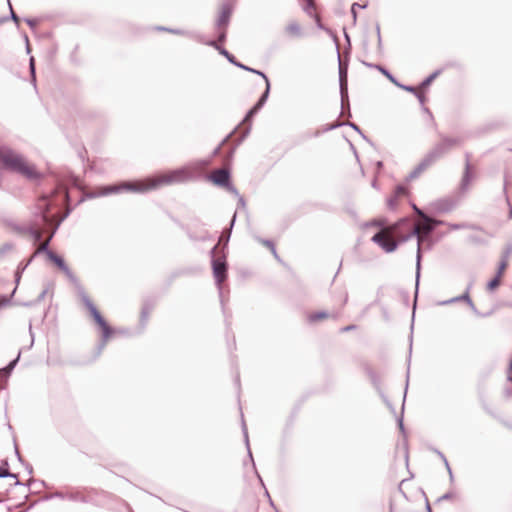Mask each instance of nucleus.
Instances as JSON below:
<instances>
[{"instance_id":"nucleus-47","label":"nucleus","mask_w":512,"mask_h":512,"mask_svg":"<svg viewBox=\"0 0 512 512\" xmlns=\"http://www.w3.org/2000/svg\"><path fill=\"white\" fill-rule=\"evenodd\" d=\"M256 240L259 243H261L262 245H264L265 247H267L270 251H274V248H276L275 244L273 243L272 240L263 239V238H260V237H257Z\"/></svg>"},{"instance_id":"nucleus-18","label":"nucleus","mask_w":512,"mask_h":512,"mask_svg":"<svg viewBox=\"0 0 512 512\" xmlns=\"http://www.w3.org/2000/svg\"><path fill=\"white\" fill-rule=\"evenodd\" d=\"M432 164L429 160L424 156V158L420 161V163L408 174L406 177L407 181H411L420 176V174L425 171Z\"/></svg>"},{"instance_id":"nucleus-63","label":"nucleus","mask_w":512,"mask_h":512,"mask_svg":"<svg viewBox=\"0 0 512 512\" xmlns=\"http://www.w3.org/2000/svg\"><path fill=\"white\" fill-rule=\"evenodd\" d=\"M457 302H461V301H460V299H458V296L453 297V298L448 299V300L440 301V302L438 303V305H440V306H446V305H449V304H452V303H457Z\"/></svg>"},{"instance_id":"nucleus-57","label":"nucleus","mask_w":512,"mask_h":512,"mask_svg":"<svg viewBox=\"0 0 512 512\" xmlns=\"http://www.w3.org/2000/svg\"><path fill=\"white\" fill-rule=\"evenodd\" d=\"M451 230H460L467 228L465 223H447L446 224Z\"/></svg>"},{"instance_id":"nucleus-62","label":"nucleus","mask_w":512,"mask_h":512,"mask_svg":"<svg viewBox=\"0 0 512 512\" xmlns=\"http://www.w3.org/2000/svg\"><path fill=\"white\" fill-rule=\"evenodd\" d=\"M225 188L230 192L232 193L233 195H235L236 197L240 196L241 194L239 193V191L237 190V188L231 183V181L229 182L228 185L225 186Z\"/></svg>"},{"instance_id":"nucleus-19","label":"nucleus","mask_w":512,"mask_h":512,"mask_svg":"<svg viewBox=\"0 0 512 512\" xmlns=\"http://www.w3.org/2000/svg\"><path fill=\"white\" fill-rule=\"evenodd\" d=\"M264 81H265V84H266L265 90L263 91V93L261 94V96L259 97L257 102L252 106L253 110L256 111L257 113L265 105V103L267 102V99L269 97V94H270L271 85H270L269 78L267 80H264Z\"/></svg>"},{"instance_id":"nucleus-31","label":"nucleus","mask_w":512,"mask_h":512,"mask_svg":"<svg viewBox=\"0 0 512 512\" xmlns=\"http://www.w3.org/2000/svg\"><path fill=\"white\" fill-rule=\"evenodd\" d=\"M473 281H471L467 287L465 292L462 295L458 296V299H460L461 302L467 303L468 306H472V299L470 297V290L472 289Z\"/></svg>"},{"instance_id":"nucleus-38","label":"nucleus","mask_w":512,"mask_h":512,"mask_svg":"<svg viewBox=\"0 0 512 512\" xmlns=\"http://www.w3.org/2000/svg\"><path fill=\"white\" fill-rule=\"evenodd\" d=\"M0 478H13L16 480L15 485H23L19 480L17 474L10 472L9 470H3L0 472Z\"/></svg>"},{"instance_id":"nucleus-6","label":"nucleus","mask_w":512,"mask_h":512,"mask_svg":"<svg viewBox=\"0 0 512 512\" xmlns=\"http://www.w3.org/2000/svg\"><path fill=\"white\" fill-rule=\"evenodd\" d=\"M336 47H338L337 39ZM338 55V73H339V88H340V97H341V107L342 110L348 109V116L351 117L350 106H349V96H348V60L344 61L341 59L339 48H337Z\"/></svg>"},{"instance_id":"nucleus-9","label":"nucleus","mask_w":512,"mask_h":512,"mask_svg":"<svg viewBox=\"0 0 512 512\" xmlns=\"http://www.w3.org/2000/svg\"><path fill=\"white\" fill-rule=\"evenodd\" d=\"M195 40L204 45L215 48L219 52L220 55L224 56L227 59V61L229 63H231L232 65H234L235 67H237L238 64L240 63L236 59V57L233 54H231L227 49H225L222 45L217 44V41L205 40L203 35H196Z\"/></svg>"},{"instance_id":"nucleus-5","label":"nucleus","mask_w":512,"mask_h":512,"mask_svg":"<svg viewBox=\"0 0 512 512\" xmlns=\"http://www.w3.org/2000/svg\"><path fill=\"white\" fill-rule=\"evenodd\" d=\"M440 141L437 142L425 155L431 164L442 158L454 147L461 146L463 139L461 137H449L439 133Z\"/></svg>"},{"instance_id":"nucleus-12","label":"nucleus","mask_w":512,"mask_h":512,"mask_svg":"<svg viewBox=\"0 0 512 512\" xmlns=\"http://www.w3.org/2000/svg\"><path fill=\"white\" fill-rule=\"evenodd\" d=\"M371 240L379 245L386 253L394 252L399 246V242L388 240L382 231L375 233Z\"/></svg>"},{"instance_id":"nucleus-8","label":"nucleus","mask_w":512,"mask_h":512,"mask_svg":"<svg viewBox=\"0 0 512 512\" xmlns=\"http://www.w3.org/2000/svg\"><path fill=\"white\" fill-rule=\"evenodd\" d=\"M416 237L418 240L417 243V253H416V294L418 293V284H419V278H420V270H421V259H422V251H421V238H420V229L417 225H415L411 231L405 235H402L399 240L396 242H399V245L401 243H405L411 238Z\"/></svg>"},{"instance_id":"nucleus-55","label":"nucleus","mask_w":512,"mask_h":512,"mask_svg":"<svg viewBox=\"0 0 512 512\" xmlns=\"http://www.w3.org/2000/svg\"><path fill=\"white\" fill-rule=\"evenodd\" d=\"M29 70H30V73H31L32 81H33V83L35 85L36 84L35 60H34L33 57H31L30 60H29Z\"/></svg>"},{"instance_id":"nucleus-43","label":"nucleus","mask_w":512,"mask_h":512,"mask_svg":"<svg viewBox=\"0 0 512 512\" xmlns=\"http://www.w3.org/2000/svg\"><path fill=\"white\" fill-rule=\"evenodd\" d=\"M395 86L406 92L412 93L413 95H415L416 92L418 91V89H416L414 86L402 84L399 81L395 84Z\"/></svg>"},{"instance_id":"nucleus-11","label":"nucleus","mask_w":512,"mask_h":512,"mask_svg":"<svg viewBox=\"0 0 512 512\" xmlns=\"http://www.w3.org/2000/svg\"><path fill=\"white\" fill-rule=\"evenodd\" d=\"M457 202L452 197L440 198L430 204L432 212L436 214L449 213L455 209Z\"/></svg>"},{"instance_id":"nucleus-33","label":"nucleus","mask_w":512,"mask_h":512,"mask_svg":"<svg viewBox=\"0 0 512 512\" xmlns=\"http://www.w3.org/2000/svg\"><path fill=\"white\" fill-rule=\"evenodd\" d=\"M237 67H238V68H240V69H242V70H244V71H247V72H250V73H253V74L259 75V76H261L264 80H267V79H268L267 75H266L264 72H262V71H260V70H257V69H255V68L249 67V66H247V65H245V64H243V63H241V62L238 64V66H237Z\"/></svg>"},{"instance_id":"nucleus-52","label":"nucleus","mask_w":512,"mask_h":512,"mask_svg":"<svg viewBox=\"0 0 512 512\" xmlns=\"http://www.w3.org/2000/svg\"><path fill=\"white\" fill-rule=\"evenodd\" d=\"M219 30V34H218V37L215 41H217V44H221V43H224L226 41V38H227V28H222V29H218Z\"/></svg>"},{"instance_id":"nucleus-15","label":"nucleus","mask_w":512,"mask_h":512,"mask_svg":"<svg viewBox=\"0 0 512 512\" xmlns=\"http://www.w3.org/2000/svg\"><path fill=\"white\" fill-rule=\"evenodd\" d=\"M209 178L215 185L225 187L230 182L231 174L228 169L222 168L215 170Z\"/></svg>"},{"instance_id":"nucleus-36","label":"nucleus","mask_w":512,"mask_h":512,"mask_svg":"<svg viewBox=\"0 0 512 512\" xmlns=\"http://www.w3.org/2000/svg\"><path fill=\"white\" fill-rule=\"evenodd\" d=\"M327 317H328V313L326 311H317V312L311 313L308 316V320H309V322H315L318 320L325 319Z\"/></svg>"},{"instance_id":"nucleus-16","label":"nucleus","mask_w":512,"mask_h":512,"mask_svg":"<svg viewBox=\"0 0 512 512\" xmlns=\"http://www.w3.org/2000/svg\"><path fill=\"white\" fill-rule=\"evenodd\" d=\"M472 172H471V164H470V153H465V169L463 173V177L460 183V189L465 191L468 189V186L472 180Z\"/></svg>"},{"instance_id":"nucleus-56","label":"nucleus","mask_w":512,"mask_h":512,"mask_svg":"<svg viewBox=\"0 0 512 512\" xmlns=\"http://www.w3.org/2000/svg\"><path fill=\"white\" fill-rule=\"evenodd\" d=\"M29 233L35 241H40L42 239V233L37 228H31Z\"/></svg>"},{"instance_id":"nucleus-39","label":"nucleus","mask_w":512,"mask_h":512,"mask_svg":"<svg viewBox=\"0 0 512 512\" xmlns=\"http://www.w3.org/2000/svg\"><path fill=\"white\" fill-rule=\"evenodd\" d=\"M412 209L418 216L422 218L424 222H430L431 217L425 214L423 210L420 209L416 204H412Z\"/></svg>"},{"instance_id":"nucleus-27","label":"nucleus","mask_w":512,"mask_h":512,"mask_svg":"<svg viewBox=\"0 0 512 512\" xmlns=\"http://www.w3.org/2000/svg\"><path fill=\"white\" fill-rule=\"evenodd\" d=\"M242 432H243L244 441H245V445H246L247 452H248V457H249V459H250V461L252 463L253 468L255 469V462H254V459H253V456H252V452H251V449H250V444H249L248 431H247V427H246V424H245V421H244L243 418H242Z\"/></svg>"},{"instance_id":"nucleus-25","label":"nucleus","mask_w":512,"mask_h":512,"mask_svg":"<svg viewBox=\"0 0 512 512\" xmlns=\"http://www.w3.org/2000/svg\"><path fill=\"white\" fill-rule=\"evenodd\" d=\"M365 372L368 375V377L370 378L371 383L374 386V388L376 389V391L379 394L381 392H383L382 387H381V380H380L379 376L377 375V373L370 366L365 367Z\"/></svg>"},{"instance_id":"nucleus-14","label":"nucleus","mask_w":512,"mask_h":512,"mask_svg":"<svg viewBox=\"0 0 512 512\" xmlns=\"http://www.w3.org/2000/svg\"><path fill=\"white\" fill-rule=\"evenodd\" d=\"M232 12H233V7L230 3L225 2L221 5V11H220L219 17L216 21L217 29H222V28L228 27V25L230 23Z\"/></svg>"},{"instance_id":"nucleus-29","label":"nucleus","mask_w":512,"mask_h":512,"mask_svg":"<svg viewBox=\"0 0 512 512\" xmlns=\"http://www.w3.org/2000/svg\"><path fill=\"white\" fill-rule=\"evenodd\" d=\"M48 259L51 262H53L60 270L64 269L67 266V264H66L65 260L63 259V257H61L60 255L56 254L55 252L50 253Z\"/></svg>"},{"instance_id":"nucleus-41","label":"nucleus","mask_w":512,"mask_h":512,"mask_svg":"<svg viewBox=\"0 0 512 512\" xmlns=\"http://www.w3.org/2000/svg\"><path fill=\"white\" fill-rule=\"evenodd\" d=\"M367 7V4H359V3H353L352 4V7H351V14H352V17H353V23L355 24L356 23V20H357V13H359V10H356V8H361V9H364Z\"/></svg>"},{"instance_id":"nucleus-7","label":"nucleus","mask_w":512,"mask_h":512,"mask_svg":"<svg viewBox=\"0 0 512 512\" xmlns=\"http://www.w3.org/2000/svg\"><path fill=\"white\" fill-rule=\"evenodd\" d=\"M189 178V173L183 169H176L171 171L168 174L158 176L152 179V187L158 188L161 185L164 184H172V183H179L184 182Z\"/></svg>"},{"instance_id":"nucleus-40","label":"nucleus","mask_w":512,"mask_h":512,"mask_svg":"<svg viewBox=\"0 0 512 512\" xmlns=\"http://www.w3.org/2000/svg\"><path fill=\"white\" fill-rule=\"evenodd\" d=\"M344 124H345V126L351 127L353 130L358 132L363 139H365L367 142L372 144V142L366 137V135L362 132V130L360 129V127L357 124H355L354 122H344Z\"/></svg>"},{"instance_id":"nucleus-59","label":"nucleus","mask_w":512,"mask_h":512,"mask_svg":"<svg viewBox=\"0 0 512 512\" xmlns=\"http://www.w3.org/2000/svg\"><path fill=\"white\" fill-rule=\"evenodd\" d=\"M407 188L404 186V185H398L395 189V194L394 196H396L397 198L401 195H405L407 194Z\"/></svg>"},{"instance_id":"nucleus-30","label":"nucleus","mask_w":512,"mask_h":512,"mask_svg":"<svg viewBox=\"0 0 512 512\" xmlns=\"http://www.w3.org/2000/svg\"><path fill=\"white\" fill-rule=\"evenodd\" d=\"M54 234H55L54 232L51 233L48 240L36 250V252L34 253V256L41 254V253H45L46 256L49 258V254L53 253V251L49 249V243H50L52 237L54 236Z\"/></svg>"},{"instance_id":"nucleus-64","label":"nucleus","mask_w":512,"mask_h":512,"mask_svg":"<svg viewBox=\"0 0 512 512\" xmlns=\"http://www.w3.org/2000/svg\"><path fill=\"white\" fill-rule=\"evenodd\" d=\"M397 197L396 196H392V197H389L388 200H387V205L389 207V209L393 210L395 209L396 205H397Z\"/></svg>"},{"instance_id":"nucleus-35","label":"nucleus","mask_w":512,"mask_h":512,"mask_svg":"<svg viewBox=\"0 0 512 512\" xmlns=\"http://www.w3.org/2000/svg\"><path fill=\"white\" fill-rule=\"evenodd\" d=\"M286 31L295 36L301 35V27L297 22H291L287 25Z\"/></svg>"},{"instance_id":"nucleus-53","label":"nucleus","mask_w":512,"mask_h":512,"mask_svg":"<svg viewBox=\"0 0 512 512\" xmlns=\"http://www.w3.org/2000/svg\"><path fill=\"white\" fill-rule=\"evenodd\" d=\"M380 397L381 399L384 401V403L388 406V408L391 410V412L393 414H396V410H395V407L394 405L390 402V400L388 399V397L385 395L384 392H381L380 394Z\"/></svg>"},{"instance_id":"nucleus-45","label":"nucleus","mask_w":512,"mask_h":512,"mask_svg":"<svg viewBox=\"0 0 512 512\" xmlns=\"http://www.w3.org/2000/svg\"><path fill=\"white\" fill-rule=\"evenodd\" d=\"M230 237L231 236H229V234H227L225 231H223L219 237L218 245L220 243H223V247L221 249H224L225 252H226V248H227L228 242L230 240Z\"/></svg>"},{"instance_id":"nucleus-46","label":"nucleus","mask_w":512,"mask_h":512,"mask_svg":"<svg viewBox=\"0 0 512 512\" xmlns=\"http://www.w3.org/2000/svg\"><path fill=\"white\" fill-rule=\"evenodd\" d=\"M16 288L12 291L10 296L0 295V308L7 306L11 302V297L15 294Z\"/></svg>"},{"instance_id":"nucleus-17","label":"nucleus","mask_w":512,"mask_h":512,"mask_svg":"<svg viewBox=\"0 0 512 512\" xmlns=\"http://www.w3.org/2000/svg\"><path fill=\"white\" fill-rule=\"evenodd\" d=\"M39 217L43 225L49 226L52 222V218L49 215L51 205L46 198L40 200L39 203Z\"/></svg>"},{"instance_id":"nucleus-37","label":"nucleus","mask_w":512,"mask_h":512,"mask_svg":"<svg viewBox=\"0 0 512 512\" xmlns=\"http://www.w3.org/2000/svg\"><path fill=\"white\" fill-rule=\"evenodd\" d=\"M169 33H172L175 35L187 36L194 40H195V36L199 35L198 33H195V32H190V31H186V30H182V29H173V28H170Z\"/></svg>"},{"instance_id":"nucleus-26","label":"nucleus","mask_w":512,"mask_h":512,"mask_svg":"<svg viewBox=\"0 0 512 512\" xmlns=\"http://www.w3.org/2000/svg\"><path fill=\"white\" fill-rule=\"evenodd\" d=\"M445 224H446V221L434 219L431 217L430 222H424L423 232L426 236H430L434 232V230L437 226H442Z\"/></svg>"},{"instance_id":"nucleus-32","label":"nucleus","mask_w":512,"mask_h":512,"mask_svg":"<svg viewBox=\"0 0 512 512\" xmlns=\"http://www.w3.org/2000/svg\"><path fill=\"white\" fill-rule=\"evenodd\" d=\"M441 73V70H436L432 74H430L428 77H426L419 85L420 89H426L428 88L431 83L434 81V79Z\"/></svg>"},{"instance_id":"nucleus-49","label":"nucleus","mask_w":512,"mask_h":512,"mask_svg":"<svg viewBox=\"0 0 512 512\" xmlns=\"http://www.w3.org/2000/svg\"><path fill=\"white\" fill-rule=\"evenodd\" d=\"M503 194H504L506 203H507V205L509 207L508 218L512 220V205L510 203V200H509V197H508V194H507V183L506 182L504 183Z\"/></svg>"},{"instance_id":"nucleus-58","label":"nucleus","mask_w":512,"mask_h":512,"mask_svg":"<svg viewBox=\"0 0 512 512\" xmlns=\"http://www.w3.org/2000/svg\"><path fill=\"white\" fill-rule=\"evenodd\" d=\"M236 218H237V211H235V213L233 214L232 216V219L230 221V225L228 228L224 229L223 231H225L227 234H229V236H231V233H232V229L235 225V222H236Z\"/></svg>"},{"instance_id":"nucleus-1","label":"nucleus","mask_w":512,"mask_h":512,"mask_svg":"<svg viewBox=\"0 0 512 512\" xmlns=\"http://www.w3.org/2000/svg\"><path fill=\"white\" fill-rule=\"evenodd\" d=\"M79 295L81 297V300L85 307L88 309L91 317L93 318L94 322L99 326L102 332V338L99 344L97 345V356L100 355L103 351V349L106 346L107 340L110 338V336L113 334V329L111 326L107 323V321L104 319V317L101 315L97 307L94 305V303L90 300L84 289L79 286Z\"/></svg>"},{"instance_id":"nucleus-50","label":"nucleus","mask_w":512,"mask_h":512,"mask_svg":"<svg viewBox=\"0 0 512 512\" xmlns=\"http://www.w3.org/2000/svg\"><path fill=\"white\" fill-rule=\"evenodd\" d=\"M306 3L303 7V10L310 16H312V11L315 9V3L313 0H305Z\"/></svg>"},{"instance_id":"nucleus-34","label":"nucleus","mask_w":512,"mask_h":512,"mask_svg":"<svg viewBox=\"0 0 512 512\" xmlns=\"http://www.w3.org/2000/svg\"><path fill=\"white\" fill-rule=\"evenodd\" d=\"M375 69L382 73L394 85L398 82L394 75L384 66H375Z\"/></svg>"},{"instance_id":"nucleus-61","label":"nucleus","mask_w":512,"mask_h":512,"mask_svg":"<svg viewBox=\"0 0 512 512\" xmlns=\"http://www.w3.org/2000/svg\"><path fill=\"white\" fill-rule=\"evenodd\" d=\"M9 9H10V19H12L17 25L19 24L20 18L18 15L13 11L12 5L10 3V0H8Z\"/></svg>"},{"instance_id":"nucleus-44","label":"nucleus","mask_w":512,"mask_h":512,"mask_svg":"<svg viewBox=\"0 0 512 512\" xmlns=\"http://www.w3.org/2000/svg\"><path fill=\"white\" fill-rule=\"evenodd\" d=\"M501 278L495 275L488 283H487V289L489 291L494 290L500 285Z\"/></svg>"},{"instance_id":"nucleus-4","label":"nucleus","mask_w":512,"mask_h":512,"mask_svg":"<svg viewBox=\"0 0 512 512\" xmlns=\"http://www.w3.org/2000/svg\"><path fill=\"white\" fill-rule=\"evenodd\" d=\"M209 255L215 284L219 295L222 296V284L228 276L227 254L224 249H218V244H216L210 250Z\"/></svg>"},{"instance_id":"nucleus-2","label":"nucleus","mask_w":512,"mask_h":512,"mask_svg":"<svg viewBox=\"0 0 512 512\" xmlns=\"http://www.w3.org/2000/svg\"><path fill=\"white\" fill-rule=\"evenodd\" d=\"M2 164L7 170L21 174L29 180H36L40 177L34 167L28 166L23 156L11 148L5 147Z\"/></svg>"},{"instance_id":"nucleus-22","label":"nucleus","mask_w":512,"mask_h":512,"mask_svg":"<svg viewBox=\"0 0 512 512\" xmlns=\"http://www.w3.org/2000/svg\"><path fill=\"white\" fill-rule=\"evenodd\" d=\"M264 81H265V84H266L265 90L263 91V93L261 94V96L259 97L257 102L252 106L253 110L256 111L257 113L265 105V103L267 102V99L269 97V94H270L271 85H270L269 78L267 80H264Z\"/></svg>"},{"instance_id":"nucleus-51","label":"nucleus","mask_w":512,"mask_h":512,"mask_svg":"<svg viewBox=\"0 0 512 512\" xmlns=\"http://www.w3.org/2000/svg\"><path fill=\"white\" fill-rule=\"evenodd\" d=\"M61 271H62V272L67 276V278H68L71 282H73V283H75V284H77V283H78L77 278L75 277V275L73 274V272L71 271V269H70L68 266H66V267H65L64 269H62Z\"/></svg>"},{"instance_id":"nucleus-54","label":"nucleus","mask_w":512,"mask_h":512,"mask_svg":"<svg viewBox=\"0 0 512 512\" xmlns=\"http://www.w3.org/2000/svg\"><path fill=\"white\" fill-rule=\"evenodd\" d=\"M507 261L505 259H501V261L499 262V265H498V269H497V272L495 275H497L498 277H502L503 275V272L504 270L506 269L507 267Z\"/></svg>"},{"instance_id":"nucleus-24","label":"nucleus","mask_w":512,"mask_h":512,"mask_svg":"<svg viewBox=\"0 0 512 512\" xmlns=\"http://www.w3.org/2000/svg\"><path fill=\"white\" fill-rule=\"evenodd\" d=\"M19 357H20V353L18 354V356L11 360L5 367L3 368H0V380L6 382L8 380V378L10 377L12 371L14 370L18 360H19Z\"/></svg>"},{"instance_id":"nucleus-23","label":"nucleus","mask_w":512,"mask_h":512,"mask_svg":"<svg viewBox=\"0 0 512 512\" xmlns=\"http://www.w3.org/2000/svg\"><path fill=\"white\" fill-rule=\"evenodd\" d=\"M409 366H410V358L408 359V367ZM408 385H409V369L407 370V375H406V383H405V390H404L401 414L399 415V417H397V424H398V427L402 434H405V427H404V423H403V413H404V405H405V399H406V395H407Z\"/></svg>"},{"instance_id":"nucleus-3","label":"nucleus","mask_w":512,"mask_h":512,"mask_svg":"<svg viewBox=\"0 0 512 512\" xmlns=\"http://www.w3.org/2000/svg\"><path fill=\"white\" fill-rule=\"evenodd\" d=\"M153 189H155V187H152V179L149 180L148 184L126 181L121 182L119 184L104 186L98 191L87 193L86 197L89 199H93L121 192L145 193Z\"/></svg>"},{"instance_id":"nucleus-13","label":"nucleus","mask_w":512,"mask_h":512,"mask_svg":"<svg viewBox=\"0 0 512 512\" xmlns=\"http://www.w3.org/2000/svg\"><path fill=\"white\" fill-rule=\"evenodd\" d=\"M256 114H257V112L254 111L252 107L247 111V113H246L242 123L245 124V125L247 124L248 126L242 132L241 136L236 140L235 146L230 150V152H229V157L230 158L233 156V154H234V152L236 150V147L239 146L243 142V140L248 136V134L250 133L251 122H252L253 117Z\"/></svg>"},{"instance_id":"nucleus-60","label":"nucleus","mask_w":512,"mask_h":512,"mask_svg":"<svg viewBox=\"0 0 512 512\" xmlns=\"http://www.w3.org/2000/svg\"><path fill=\"white\" fill-rule=\"evenodd\" d=\"M188 237L193 241H206V240L210 239V235L208 232H206L205 235L200 236V237H196V236L192 235L191 233H188Z\"/></svg>"},{"instance_id":"nucleus-42","label":"nucleus","mask_w":512,"mask_h":512,"mask_svg":"<svg viewBox=\"0 0 512 512\" xmlns=\"http://www.w3.org/2000/svg\"><path fill=\"white\" fill-rule=\"evenodd\" d=\"M367 7V4H359V3H353L352 4V7H351V14H352V17H353V23L355 24L356 23V20H357V13H359V10H356V8H361V9H364Z\"/></svg>"},{"instance_id":"nucleus-20","label":"nucleus","mask_w":512,"mask_h":512,"mask_svg":"<svg viewBox=\"0 0 512 512\" xmlns=\"http://www.w3.org/2000/svg\"><path fill=\"white\" fill-rule=\"evenodd\" d=\"M264 81H265V84H266L265 90L263 91V93L261 94V96L259 97L257 102L252 106L253 110L256 111L257 113L265 105V103L267 102V99L269 97V94H270L271 85H270L269 78L267 80H264Z\"/></svg>"},{"instance_id":"nucleus-10","label":"nucleus","mask_w":512,"mask_h":512,"mask_svg":"<svg viewBox=\"0 0 512 512\" xmlns=\"http://www.w3.org/2000/svg\"><path fill=\"white\" fill-rule=\"evenodd\" d=\"M53 498L68 499L70 501L81 502V503H89V502H91V498L86 496V495H84L79 490H74V491H70V492H67V493H64V492H61V491H56L55 493H52V494L47 495L45 497L46 500H50V499H53Z\"/></svg>"},{"instance_id":"nucleus-48","label":"nucleus","mask_w":512,"mask_h":512,"mask_svg":"<svg viewBox=\"0 0 512 512\" xmlns=\"http://www.w3.org/2000/svg\"><path fill=\"white\" fill-rule=\"evenodd\" d=\"M14 245L11 242L4 243L0 247V259L8 252L12 251Z\"/></svg>"},{"instance_id":"nucleus-28","label":"nucleus","mask_w":512,"mask_h":512,"mask_svg":"<svg viewBox=\"0 0 512 512\" xmlns=\"http://www.w3.org/2000/svg\"><path fill=\"white\" fill-rule=\"evenodd\" d=\"M151 310H152V305H150L149 303H145L143 305V307L141 309V313H140V324H141L142 328H144L146 326Z\"/></svg>"},{"instance_id":"nucleus-21","label":"nucleus","mask_w":512,"mask_h":512,"mask_svg":"<svg viewBox=\"0 0 512 512\" xmlns=\"http://www.w3.org/2000/svg\"><path fill=\"white\" fill-rule=\"evenodd\" d=\"M264 81H265V84H266L265 90L263 91V93L261 94V96L259 97L257 102L252 106L253 110L256 111L257 113L265 105V103L267 102V99L269 97V94H270L271 85H270L269 78L267 80H264Z\"/></svg>"}]
</instances>
